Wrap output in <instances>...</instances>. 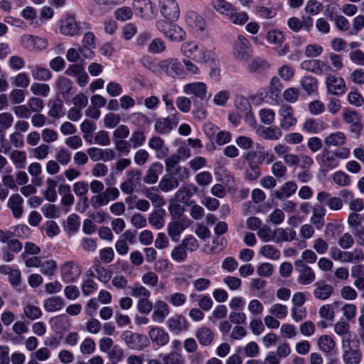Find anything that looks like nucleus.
Returning <instances> with one entry per match:
<instances>
[{
    "label": "nucleus",
    "mask_w": 364,
    "mask_h": 364,
    "mask_svg": "<svg viewBox=\"0 0 364 364\" xmlns=\"http://www.w3.org/2000/svg\"><path fill=\"white\" fill-rule=\"evenodd\" d=\"M181 52L184 57L198 63H207L215 59L213 51L193 41L183 43L181 46Z\"/></svg>",
    "instance_id": "f257e3e1"
},
{
    "label": "nucleus",
    "mask_w": 364,
    "mask_h": 364,
    "mask_svg": "<svg viewBox=\"0 0 364 364\" xmlns=\"http://www.w3.org/2000/svg\"><path fill=\"white\" fill-rule=\"evenodd\" d=\"M157 29L172 41H181L185 39V31L176 24L165 20H159L156 23Z\"/></svg>",
    "instance_id": "f03ea898"
},
{
    "label": "nucleus",
    "mask_w": 364,
    "mask_h": 364,
    "mask_svg": "<svg viewBox=\"0 0 364 364\" xmlns=\"http://www.w3.org/2000/svg\"><path fill=\"white\" fill-rule=\"evenodd\" d=\"M129 348L141 350L146 348L149 344V338L146 336L134 333L132 331H124L121 336Z\"/></svg>",
    "instance_id": "7ed1b4c3"
},
{
    "label": "nucleus",
    "mask_w": 364,
    "mask_h": 364,
    "mask_svg": "<svg viewBox=\"0 0 364 364\" xmlns=\"http://www.w3.org/2000/svg\"><path fill=\"white\" fill-rule=\"evenodd\" d=\"M294 266L298 273L297 282L299 284L309 285L315 281L316 274L314 271L303 260H296Z\"/></svg>",
    "instance_id": "20e7f679"
},
{
    "label": "nucleus",
    "mask_w": 364,
    "mask_h": 364,
    "mask_svg": "<svg viewBox=\"0 0 364 364\" xmlns=\"http://www.w3.org/2000/svg\"><path fill=\"white\" fill-rule=\"evenodd\" d=\"M142 174L139 169H132L127 172L126 180L120 184V189L126 194H131L141 183Z\"/></svg>",
    "instance_id": "39448f33"
},
{
    "label": "nucleus",
    "mask_w": 364,
    "mask_h": 364,
    "mask_svg": "<svg viewBox=\"0 0 364 364\" xmlns=\"http://www.w3.org/2000/svg\"><path fill=\"white\" fill-rule=\"evenodd\" d=\"M251 53L249 41L245 37L239 36L233 51L235 58L242 62H247L250 59Z\"/></svg>",
    "instance_id": "423d86ee"
},
{
    "label": "nucleus",
    "mask_w": 364,
    "mask_h": 364,
    "mask_svg": "<svg viewBox=\"0 0 364 364\" xmlns=\"http://www.w3.org/2000/svg\"><path fill=\"white\" fill-rule=\"evenodd\" d=\"M191 225V220L188 218H180L173 220L168 224V235L173 242H178L181 232Z\"/></svg>",
    "instance_id": "0eeeda50"
},
{
    "label": "nucleus",
    "mask_w": 364,
    "mask_h": 364,
    "mask_svg": "<svg viewBox=\"0 0 364 364\" xmlns=\"http://www.w3.org/2000/svg\"><path fill=\"white\" fill-rule=\"evenodd\" d=\"M179 122L177 114H171L167 117L159 118L156 120L154 130L160 134H168Z\"/></svg>",
    "instance_id": "6e6552de"
},
{
    "label": "nucleus",
    "mask_w": 364,
    "mask_h": 364,
    "mask_svg": "<svg viewBox=\"0 0 364 364\" xmlns=\"http://www.w3.org/2000/svg\"><path fill=\"white\" fill-rule=\"evenodd\" d=\"M161 13L163 16L170 21H175L179 16V8L175 0H161Z\"/></svg>",
    "instance_id": "1a4fd4ad"
},
{
    "label": "nucleus",
    "mask_w": 364,
    "mask_h": 364,
    "mask_svg": "<svg viewBox=\"0 0 364 364\" xmlns=\"http://www.w3.org/2000/svg\"><path fill=\"white\" fill-rule=\"evenodd\" d=\"M62 278L65 282H73L81 274V268L73 261L65 262L61 266Z\"/></svg>",
    "instance_id": "9d476101"
},
{
    "label": "nucleus",
    "mask_w": 364,
    "mask_h": 364,
    "mask_svg": "<svg viewBox=\"0 0 364 364\" xmlns=\"http://www.w3.org/2000/svg\"><path fill=\"white\" fill-rule=\"evenodd\" d=\"M342 116L343 121L350 125L352 132L359 133L362 130L361 117L358 112L346 109L343 110Z\"/></svg>",
    "instance_id": "9b49d317"
},
{
    "label": "nucleus",
    "mask_w": 364,
    "mask_h": 364,
    "mask_svg": "<svg viewBox=\"0 0 364 364\" xmlns=\"http://www.w3.org/2000/svg\"><path fill=\"white\" fill-rule=\"evenodd\" d=\"M133 7L141 18L151 19L155 16L156 11L149 0H134Z\"/></svg>",
    "instance_id": "f8f14e48"
},
{
    "label": "nucleus",
    "mask_w": 364,
    "mask_h": 364,
    "mask_svg": "<svg viewBox=\"0 0 364 364\" xmlns=\"http://www.w3.org/2000/svg\"><path fill=\"white\" fill-rule=\"evenodd\" d=\"M159 68L168 76L175 77L183 72L181 63L176 58H168L162 60L159 64Z\"/></svg>",
    "instance_id": "ddd939ff"
},
{
    "label": "nucleus",
    "mask_w": 364,
    "mask_h": 364,
    "mask_svg": "<svg viewBox=\"0 0 364 364\" xmlns=\"http://www.w3.org/2000/svg\"><path fill=\"white\" fill-rule=\"evenodd\" d=\"M279 114L281 117L280 127L283 129H289L296 123V119L294 116L293 108L288 105H282L280 107Z\"/></svg>",
    "instance_id": "4468645a"
},
{
    "label": "nucleus",
    "mask_w": 364,
    "mask_h": 364,
    "mask_svg": "<svg viewBox=\"0 0 364 364\" xmlns=\"http://www.w3.org/2000/svg\"><path fill=\"white\" fill-rule=\"evenodd\" d=\"M151 342L159 347L166 346L170 340L168 333L162 328L151 326L148 333Z\"/></svg>",
    "instance_id": "2eb2a0df"
},
{
    "label": "nucleus",
    "mask_w": 364,
    "mask_h": 364,
    "mask_svg": "<svg viewBox=\"0 0 364 364\" xmlns=\"http://www.w3.org/2000/svg\"><path fill=\"white\" fill-rule=\"evenodd\" d=\"M301 68L317 75H324L331 70V66L320 60H309L301 63Z\"/></svg>",
    "instance_id": "dca6fc26"
},
{
    "label": "nucleus",
    "mask_w": 364,
    "mask_h": 364,
    "mask_svg": "<svg viewBox=\"0 0 364 364\" xmlns=\"http://www.w3.org/2000/svg\"><path fill=\"white\" fill-rule=\"evenodd\" d=\"M183 92L189 95H193L204 100L207 95V85L202 82H195L185 85L183 87Z\"/></svg>",
    "instance_id": "f3484780"
},
{
    "label": "nucleus",
    "mask_w": 364,
    "mask_h": 364,
    "mask_svg": "<svg viewBox=\"0 0 364 364\" xmlns=\"http://www.w3.org/2000/svg\"><path fill=\"white\" fill-rule=\"evenodd\" d=\"M198 188L193 183H186L176 192L174 196L176 201L188 205L190 198L198 192Z\"/></svg>",
    "instance_id": "a211bd4d"
},
{
    "label": "nucleus",
    "mask_w": 364,
    "mask_h": 364,
    "mask_svg": "<svg viewBox=\"0 0 364 364\" xmlns=\"http://www.w3.org/2000/svg\"><path fill=\"white\" fill-rule=\"evenodd\" d=\"M326 87L328 92L339 95L345 92L346 82L342 77L329 75L326 80Z\"/></svg>",
    "instance_id": "6ab92c4d"
},
{
    "label": "nucleus",
    "mask_w": 364,
    "mask_h": 364,
    "mask_svg": "<svg viewBox=\"0 0 364 364\" xmlns=\"http://www.w3.org/2000/svg\"><path fill=\"white\" fill-rule=\"evenodd\" d=\"M60 32L68 36H77L80 33V28L74 16H68L61 21Z\"/></svg>",
    "instance_id": "aec40b11"
},
{
    "label": "nucleus",
    "mask_w": 364,
    "mask_h": 364,
    "mask_svg": "<svg viewBox=\"0 0 364 364\" xmlns=\"http://www.w3.org/2000/svg\"><path fill=\"white\" fill-rule=\"evenodd\" d=\"M23 45L30 50H44L48 47L46 39L31 35H26L21 38Z\"/></svg>",
    "instance_id": "412c9836"
},
{
    "label": "nucleus",
    "mask_w": 364,
    "mask_h": 364,
    "mask_svg": "<svg viewBox=\"0 0 364 364\" xmlns=\"http://www.w3.org/2000/svg\"><path fill=\"white\" fill-rule=\"evenodd\" d=\"M167 326L168 330L175 334H178L182 331H186L188 328L186 318L180 315L170 317L167 320Z\"/></svg>",
    "instance_id": "4be33fe9"
},
{
    "label": "nucleus",
    "mask_w": 364,
    "mask_h": 364,
    "mask_svg": "<svg viewBox=\"0 0 364 364\" xmlns=\"http://www.w3.org/2000/svg\"><path fill=\"white\" fill-rule=\"evenodd\" d=\"M163 171V165L160 162L151 164L146 171L143 178L146 184H154L158 181L159 176Z\"/></svg>",
    "instance_id": "5701e85b"
},
{
    "label": "nucleus",
    "mask_w": 364,
    "mask_h": 364,
    "mask_svg": "<svg viewBox=\"0 0 364 364\" xmlns=\"http://www.w3.org/2000/svg\"><path fill=\"white\" fill-rule=\"evenodd\" d=\"M297 190V185L294 181H287L284 183L279 188L274 192V196L282 200L288 198L294 195Z\"/></svg>",
    "instance_id": "b1692460"
},
{
    "label": "nucleus",
    "mask_w": 364,
    "mask_h": 364,
    "mask_svg": "<svg viewBox=\"0 0 364 364\" xmlns=\"http://www.w3.org/2000/svg\"><path fill=\"white\" fill-rule=\"evenodd\" d=\"M296 236V231L289 228H278L274 230V242L276 243L293 241Z\"/></svg>",
    "instance_id": "393cba45"
},
{
    "label": "nucleus",
    "mask_w": 364,
    "mask_h": 364,
    "mask_svg": "<svg viewBox=\"0 0 364 364\" xmlns=\"http://www.w3.org/2000/svg\"><path fill=\"white\" fill-rule=\"evenodd\" d=\"M148 145L150 149L156 151V156L158 159L165 157L168 153V147L165 146L164 140L159 136L151 137Z\"/></svg>",
    "instance_id": "a878e982"
},
{
    "label": "nucleus",
    "mask_w": 364,
    "mask_h": 364,
    "mask_svg": "<svg viewBox=\"0 0 364 364\" xmlns=\"http://www.w3.org/2000/svg\"><path fill=\"white\" fill-rule=\"evenodd\" d=\"M23 199L19 194H13L9 197L7 205L11 210L14 218H20L22 216L23 212Z\"/></svg>",
    "instance_id": "bb28decb"
},
{
    "label": "nucleus",
    "mask_w": 364,
    "mask_h": 364,
    "mask_svg": "<svg viewBox=\"0 0 364 364\" xmlns=\"http://www.w3.org/2000/svg\"><path fill=\"white\" fill-rule=\"evenodd\" d=\"M258 135L266 140H277L282 136V132L277 127H259Z\"/></svg>",
    "instance_id": "cd10ccee"
},
{
    "label": "nucleus",
    "mask_w": 364,
    "mask_h": 364,
    "mask_svg": "<svg viewBox=\"0 0 364 364\" xmlns=\"http://www.w3.org/2000/svg\"><path fill=\"white\" fill-rule=\"evenodd\" d=\"M326 209L320 205H315L312 208V215L310 221L317 230H321L324 226V216Z\"/></svg>",
    "instance_id": "c85d7f7f"
},
{
    "label": "nucleus",
    "mask_w": 364,
    "mask_h": 364,
    "mask_svg": "<svg viewBox=\"0 0 364 364\" xmlns=\"http://www.w3.org/2000/svg\"><path fill=\"white\" fill-rule=\"evenodd\" d=\"M169 314L168 304L164 301H157L154 305V310L152 314V319L154 321L161 323Z\"/></svg>",
    "instance_id": "c756f323"
},
{
    "label": "nucleus",
    "mask_w": 364,
    "mask_h": 364,
    "mask_svg": "<svg viewBox=\"0 0 364 364\" xmlns=\"http://www.w3.org/2000/svg\"><path fill=\"white\" fill-rule=\"evenodd\" d=\"M28 68L31 70L32 77L36 80L48 81L52 77L50 71L46 68L38 65H29Z\"/></svg>",
    "instance_id": "7c9ffc66"
},
{
    "label": "nucleus",
    "mask_w": 364,
    "mask_h": 364,
    "mask_svg": "<svg viewBox=\"0 0 364 364\" xmlns=\"http://www.w3.org/2000/svg\"><path fill=\"white\" fill-rule=\"evenodd\" d=\"M315 286L314 296L317 299L326 300L333 293V287L331 284L324 282H317L315 284Z\"/></svg>",
    "instance_id": "2f4dec72"
},
{
    "label": "nucleus",
    "mask_w": 364,
    "mask_h": 364,
    "mask_svg": "<svg viewBox=\"0 0 364 364\" xmlns=\"http://www.w3.org/2000/svg\"><path fill=\"white\" fill-rule=\"evenodd\" d=\"M347 137L343 132H336L328 134L324 139V143L328 146H341L346 143Z\"/></svg>",
    "instance_id": "473e14b6"
},
{
    "label": "nucleus",
    "mask_w": 364,
    "mask_h": 364,
    "mask_svg": "<svg viewBox=\"0 0 364 364\" xmlns=\"http://www.w3.org/2000/svg\"><path fill=\"white\" fill-rule=\"evenodd\" d=\"M196 337L201 346H208L212 343L214 333L210 328L202 326L197 330Z\"/></svg>",
    "instance_id": "72a5a7b5"
},
{
    "label": "nucleus",
    "mask_w": 364,
    "mask_h": 364,
    "mask_svg": "<svg viewBox=\"0 0 364 364\" xmlns=\"http://www.w3.org/2000/svg\"><path fill=\"white\" fill-rule=\"evenodd\" d=\"M179 186L178 180L175 176L166 173L165 174L159 183V188L163 192H169Z\"/></svg>",
    "instance_id": "f704fd0d"
},
{
    "label": "nucleus",
    "mask_w": 364,
    "mask_h": 364,
    "mask_svg": "<svg viewBox=\"0 0 364 364\" xmlns=\"http://www.w3.org/2000/svg\"><path fill=\"white\" fill-rule=\"evenodd\" d=\"M165 215L166 211L161 208L151 213L149 215L148 221L156 230H160L164 226V218Z\"/></svg>",
    "instance_id": "c9c22d12"
},
{
    "label": "nucleus",
    "mask_w": 364,
    "mask_h": 364,
    "mask_svg": "<svg viewBox=\"0 0 364 364\" xmlns=\"http://www.w3.org/2000/svg\"><path fill=\"white\" fill-rule=\"evenodd\" d=\"M325 13L330 20L334 21L336 28L340 31H345L349 28L350 24L348 19L341 15L333 16L332 11H329V6L326 8Z\"/></svg>",
    "instance_id": "e433bc0d"
},
{
    "label": "nucleus",
    "mask_w": 364,
    "mask_h": 364,
    "mask_svg": "<svg viewBox=\"0 0 364 364\" xmlns=\"http://www.w3.org/2000/svg\"><path fill=\"white\" fill-rule=\"evenodd\" d=\"M48 105L50 107L48 114L51 117L60 118L65 115V112L63 108V103L59 97L50 100Z\"/></svg>",
    "instance_id": "4c0bfd02"
},
{
    "label": "nucleus",
    "mask_w": 364,
    "mask_h": 364,
    "mask_svg": "<svg viewBox=\"0 0 364 364\" xmlns=\"http://www.w3.org/2000/svg\"><path fill=\"white\" fill-rule=\"evenodd\" d=\"M303 129L311 134H317L325 129L323 122L320 119L309 118L303 124Z\"/></svg>",
    "instance_id": "58836bf2"
},
{
    "label": "nucleus",
    "mask_w": 364,
    "mask_h": 364,
    "mask_svg": "<svg viewBox=\"0 0 364 364\" xmlns=\"http://www.w3.org/2000/svg\"><path fill=\"white\" fill-rule=\"evenodd\" d=\"M317 346L322 352L330 353L335 348L336 342L331 336L323 335L318 339Z\"/></svg>",
    "instance_id": "ea45409f"
},
{
    "label": "nucleus",
    "mask_w": 364,
    "mask_h": 364,
    "mask_svg": "<svg viewBox=\"0 0 364 364\" xmlns=\"http://www.w3.org/2000/svg\"><path fill=\"white\" fill-rule=\"evenodd\" d=\"M58 192L61 198V204L70 207L74 203L75 198L71 193L70 186L68 184H60L58 187Z\"/></svg>",
    "instance_id": "a19ab883"
},
{
    "label": "nucleus",
    "mask_w": 364,
    "mask_h": 364,
    "mask_svg": "<svg viewBox=\"0 0 364 364\" xmlns=\"http://www.w3.org/2000/svg\"><path fill=\"white\" fill-rule=\"evenodd\" d=\"M63 299L58 296H51L44 301V308L48 312H54L60 310L64 306Z\"/></svg>",
    "instance_id": "79ce46f5"
},
{
    "label": "nucleus",
    "mask_w": 364,
    "mask_h": 364,
    "mask_svg": "<svg viewBox=\"0 0 364 364\" xmlns=\"http://www.w3.org/2000/svg\"><path fill=\"white\" fill-rule=\"evenodd\" d=\"M55 86L59 92L65 97L72 90L73 82L70 79L60 76L57 79Z\"/></svg>",
    "instance_id": "37998d69"
},
{
    "label": "nucleus",
    "mask_w": 364,
    "mask_h": 364,
    "mask_svg": "<svg viewBox=\"0 0 364 364\" xmlns=\"http://www.w3.org/2000/svg\"><path fill=\"white\" fill-rule=\"evenodd\" d=\"M213 8L220 14L229 16L234 7L225 0H213Z\"/></svg>",
    "instance_id": "c03bdc74"
},
{
    "label": "nucleus",
    "mask_w": 364,
    "mask_h": 364,
    "mask_svg": "<svg viewBox=\"0 0 364 364\" xmlns=\"http://www.w3.org/2000/svg\"><path fill=\"white\" fill-rule=\"evenodd\" d=\"M259 254L263 257L272 259L277 260L280 257V252L276 247L271 245H265L259 249Z\"/></svg>",
    "instance_id": "a18cd8bd"
},
{
    "label": "nucleus",
    "mask_w": 364,
    "mask_h": 364,
    "mask_svg": "<svg viewBox=\"0 0 364 364\" xmlns=\"http://www.w3.org/2000/svg\"><path fill=\"white\" fill-rule=\"evenodd\" d=\"M30 90L36 96L47 97L50 93V88L48 84L35 82L31 84Z\"/></svg>",
    "instance_id": "49530a36"
},
{
    "label": "nucleus",
    "mask_w": 364,
    "mask_h": 364,
    "mask_svg": "<svg viewBox=\"0 0 364 364\" xmlns=\"http://www.w3.org/2000/svg\"><path fill=\"white\" fill-rule=\"evenodd\" d=\"M129 141L133 149L141 147L146 141L145 134L142 130L136 129L132 132Z\"/></svg>",
    "instance_id": "de8ad7c7"
},
{
    "label": "nucleus",
    "mask_w": 364,
    "mask_h": 364,
    "mask_svg": "<svg viewBox=\"0 0 364 364\" xmlns=\"http://www.w3.org/2000/svg\"><path fill=\"white\" fill-rule=\"evenodd\" d=\"M338 165V161L331 151L323 153L321 156V166L326 170L336 168Z\"/></svg>",
    "instance_id": "09e8293b"
},
{
    "label": "nucleus",
    "mask_w": 364,
    "mask_h": 364,
    "mask_svg": "<svg viewBox=\"0 0 364 364\" xmlns=\"http://www.w3.org/2000/svg\"><path fill=\"white\" fill-rule=\"evenodd\" d=\"M56 182L51 179L48 178L46 181V189L44 191V197L49 202H54L57 199V193L55 191Z\"/></svg>",
    "instance_id": "8fccbe9b"
},
{
    "label": "nucleus",
    "mask_w": 364,
    "mask_h": 364,
    "mask_svg": "<svg viewBox=\"0 0 364 364\" xmlns=\"http://www.w3.org/2000/svg\"><path fill=\"white\" fill-rule=\"evenodd\" d=\"M361 353L358 350L345 351L343 354V360L345 364H358L361 360Z\"/></svg>",
    "instance_id": "3c124183"
},
{
    "label": "nucleus",
    "mask_w": 364,
    "mask_h": 364,
    "mask_svg": "<svg viewBox=\"0 0 364 364\" xmlns=\"http://www.w3.org/2000/svg\"><path fill=\"white\" fill-rule=\"evenodd\" d=\"M55 160L63 166L68 165L71 161V153L65 148H60L56 151Z\"/></svg>",
    "instance_id": "603ef678"
},
{
    "label": "nucleus",
    "mask_w": 364,
    "mask_h": 364,
    "mask_svg": "<svg viewBox=\"0 0 364 364\" xmlns=\"http://www.w3.org/2000/svg\"><path fill=\"white\" fill-rule=\"evenodd\" d=\"M303 89L309 94H311L317 90V80L311 76L304 77L301 81Z\"/></svg>",
    "instance_id": "864d4df0"
},
{
    "label": "nucleus",
    "mask_w": 364,
    "mask_h": 364,
    "mask_svg": "<svg viewBox=\"0 0 364 364\" xmlns=\"http://www.w3.org/2000/svg\"><path fill=\"white\" fill-rule=\"evenodd\" d=\"M10 159L17 168H23L26 160V154L24 151L14 150L10 154Z\"/></svg>",
    "instance_id": "5fc2aeb1"
},
{
    "label": "nucleus",
    "mask_w": 364,
    "mask_h": 364,
    "mask_svg": "<svg viewBox=\"0 0 364 364\" xmlns=\"http://www.w3.org/2000/svg\"><path fill=\"white\" fill-rule=\"evenodd\" d=\"M26 98V92L22 89H13L9 92V99L13 105H20Z\"/></svg>",
    "instance_id": "6e6d98bb"
},
{
    "label": "nucleus",
    "mask_w": 364,
    "mask_h": 364,
    "mask_svg": "<svg viewBox=\"0 0 364 364\" xmlns=\"http://www.w3.org/2000/svg\"><path fill=\"white\" fill-rule=\"evenodd\" d=\"M154 191V188L148 189L145 192V196L149 199L154 205L157 207L163 206L165 204L164 198Z\"/></svg>",
    "instance_id": "4d7b16f0"
},
{
    "label": "nucleus",
    "mask_w": 364,
    "mask_h": 364,
    "mask_svg": "<svg viewBox=\"0 0 364 364\" xmlns=\"http://www.w3.org/2000/svg\"><path fill=\"white\" fill-rule=\"evenodd\" d=\"M269 313L277 318H284L288 314V309L285 305L274 304L269 309Z\"/></svg>",
    "instance_id": "13d9d810"
},
{
    "label": "nucleus",
    "mask_w": 364,
    "mask_h": 364,
    "mask_svg": "<svg viewBox=\"0 0 364 364\" xmlns=\"http://www.w3.org/2000/svg\"><path fill=\"white\" fill-rule=\"evenodd\" d=\"M267 68V63L259 58H253L248 63V70L251 73L260 72L265 70Z\"/></svg>",
    "instance_id": "bf43d9fd"
},
{
    "label": "nucleus",
    "mask_w": 364,
    "mask_h": 364,
    "mask_svg": "<svg viewBox=\"0 0 364 364\" xmlns=\"http://www.w3.org/2000/svg\"><path fill=\"white\" fill-rule=\"evenodd\" d=\"M23 313L26 316L31 320L37 319L42 315L41 310L38 306L32 304H27L23 308Z\"/></svg>",
    "instance_id": "052dcab7"
},
{
    "label": "nucleus",
    "mask_w": 364,
    "mask_h": 364,
    "mask_svg": "<svg viewBox=\"0 0 364 364\" xmlns=\"http://www.w3.org/2000/svg\"><path fill=\"white\" fill-rule=\"evenodd\" d=\"M28 106L31 112H41L44 107V102L42 99L37 97H32L28 100Z\"/></svg>",
    "instance_id": "680f3d73"
},
{
    "label": "nucleus",
    "mask_w": 364,
    "mask_h": 364,
    "mask_svg": "<svg viewBox=\"0 0 364 364\" xmlns=\"http://www.w3.org/2000/svg\"><path fill=\"white\" fill-rule=\"evenodd\" d=\"M257 235L264 242L274 241V230L272 231L271 228L267 225L260 228Z\"/></svg>",
    "instance_id": "e2e57ef3"
},
{
    "label": "nucleus",
    "mask_w": 364,
    "mask_h": 364,
    "mask_svg": "<svg viewBox=\"0 0 364 364\" xmlns=\"http://www.w3.org/2000/svg\"><path fill=\"white\" fill-rule=\"evenodd\" d=\"M164 364H184L183 356L176 352H171L163 357Z\"/></svg>",
    "instance_id": "0e129e2a"
},
{
    "label": "nucleus",
    "mask_w": 364,
    "mask_h": 364,
    "mask_svg": "<svg viewBox=\"0 0 364 364\" xmlns=\"http://www.w3.org/2000/svg\"><path fill=\"white\" fill-rule=\"evenodd\" d=\"M171 257L173 260L182 262L187 258V252L181 244L173 249Z\"/></svg>",
    "instance_id": "69168bd1"
},
{
    "label": "nucleus",
    "mask_w": 364,
    "mask_h": 364,
    "mask_svg": "<svg viewBox=\"0 0 364 364\" xmlns=\"http://www.w3.org/2000/svg\"><path fill=\"white\" fill-rule=\"evenodd\" d=\"M131 295L134 297L144 299L150 296V291L144 287L139 284H135L133 287H130Z\"/></svg>",
    "instance_id": "338daca9"
},
{
    "label": "nucleus",
    "mask_w": 364,
    "mask_h": 364,
    "mask_svg": "<svg viewBox=\"0 0 364 364\" xmlns=\"http://www.w3.org/2000/svg\"><path fill=\"white\" fill-rule=\"evenodd\" d=\"M13 85L16 87L26 88L30 85V78L25 73H19L14 79Z\"/></svg>",
    "instance_id": "774afa93"
}]
</instances>
